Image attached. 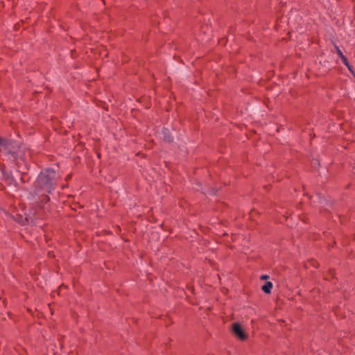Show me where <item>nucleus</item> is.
I'll return each mask as SVG.
<instances>
[{
	"label": "nucleus",
	"mask_w": 355,
	"mask_h": 355,
	"mask_svg": "<svg viewBox=\"0 0 355 355\" xmlns=\"http://www.w3.org/2000/svg\"><path fill=\"white\" fill-rule=\"evenodd\" d=\"M58 175L53 169L46 168L40 172L34 182V191L36 194L41 192L50 193L55 189Z\"/></svg>",
	"instance_id": "obj_1"
},
{
	"label": "nucleus",
	"mask_w": 355,
	"mask_h": 355,
	"mask_svg": "<svg viewBox=\"0 0 355 355\" xmlns=\"http://www.w3.org/2000/svg\"><path fill=\"white\" fill-rule=\"evenodd\" d=\"M0 156L5 157L18 164L22 160L20 155L19 144L12 139H6L0 137Z\"/></svg>",
	"instance_id": "obj_2"
},
{
	"label": "nucleus",
	"mask_w": 355,
	"mask_h": 355,
	"mask_svg": "<svg viewBox=\"0 0 355 355\" xmlns=\"http://www.w3.org/2000/svg\"><path fill=\"white\" fill-rule=\"evenodd\" d=\"M232 331L234 334L241 340L246 339L247 336L239 323L235 322L232 324Z\"/></svg>",
	"instance_id": "obj_3"
},
{
	"label": "nucleus",
	"mask_w": 355,
	"mask_h": 355,
	"mask_svg": "<svg viewBox=\"0 0 355 355\" xmlns=\"http://www.w3.org/2000/svg\"><path fill=\"white\" fill-rule=\"evenodd\" d=\"M272 286L273 284L271 282H267L264 285L262 286L261 289L264 293L269 294L271 293Z\"/></svg>",
	"instance_id": "obj_4"
},
{
	"label": "nucleus",
	"mask_w": 355,
	"mask_h": 355,
	"mask_svg": "<svg viewBox=\"0 0 355 355\" xmlns=\"http://www.w3.org/2000/svg\"><path fill=\"white\" fill-rule=\"evenodd\" d=\"M335 48L336 49V52H337V54L338 55V56L342 58V57H345V55H343V52L341 51V50L338 48V46H335Z\"/></svg>",
	"instance_id": "obj_5"
},
{
	"label": "nucleus",
	"mask_w": 355,
	"mask_h": 355,
	"mask_svg": "<svg viewBox=\"0 0 355 355\" xmlns=\"http://www.w3.org/2000/svg\"><path fill=\"white\" fill-rule=\"evenodd\" d=\"M164 140L166 141L167 142H171L172 141L173 139L171 135H166V134L165 133Z\"/></svg>",
	"instance_id": "obj_6"
},
{
	"label": "nucleus",
	"mask_w": 355,
	"mask_h": 355,
	"mask_svg": "<svg viewBox=\"0 0 355 355\" xmlns=\"http://www.w3.org/2000/svg\"><path fill=\"white\" fill-rule=\"evenodd\" d=\"M347 68L348 69L352 72L353 73V71H352V66L349 64V62H346L345 64H344Z\"/></svg>",
	"instance_id": "obj_7"
},
{
	"label": "nucleus",
	"mask_w": 355,
	"mask_h": 355,
	"mask_svg": "<svg viewBox=\"0 0 355 355\" xmlns=\"http://www.w3.org/2000/svg\"><path fill=\"white\" fill-rule=\"evenodd\" d=\"M347 68L348 69L352 72L353 73V71H352V66L349 64V62H346L345 64H344Z\"/></svg>",
	"instance_id": "obj_8"
},
{
	"label": "nucleus",
	"mask_w": 355,
	"mask_h": 355,
	"mask_svg": "<svg viewBox=\"0 0 355 355\" xmlns=\"http://www.w3.org/2000/svg\"><path fill=\"white\" fill-rule=\"evenodd\" d=\"M49 200L50 198L48 196H45L42 200V202H44V203H46L49 201Z\"/></svg>",
	"instance_id": "obj_9"
},
{
	"label": "nucleus",
	"mask_w": 355,
	"mask_h": 355,
	"mask_svg": "<svg viewBox=\"0 0 355 355\" xmlns=\"http://www.w3.org/2000/svg\"><path fill=\"white\" fill-rule=\"evenodd\" d=\"M340 59H341L342 62H343V64H345L346 62H348V60L345 56L343 58L342 57V58H340Z\"/></svg>",
	"instance_id": "obj_10"
},
{
	"label": "nucleus",
	"mask_w": 355,
	"mask_h": 355,
	"mask_svg": "<svg viewBox=\"0 0 355 355\" xmlns=\"http://www.w3.org/2000/svg\"><path fill=\"white\" fill-rule=\"evenodd\" d=\"M268 275H262V276L261 277V279H268Z\"/></svg>",
	"instance_id": "obj_11"
},
{
	"label": "nucleus",
	"mask_w": 355,
	"mask_h": 355,
	"mask_svg": "<svg viewBox=\"0 0 355 355\" xmlns=\"http://www.w3.org/2000/svg\"><path fill=\"white\" fill-rule=\"evenodd\" d=\"M71 178V175H68L66 178L67 180Z\"/></svg>",
	"instance_id": "obj_12"
}]
</instances>
